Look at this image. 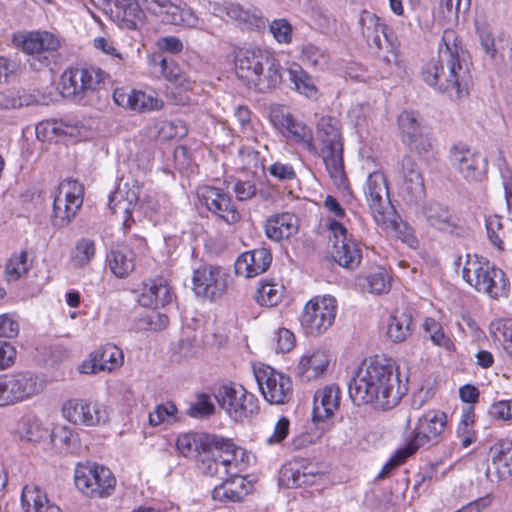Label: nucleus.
Returning <instances> with one entry per match:
<instances>
[{"label": "nucleus", "instance_id": "12", "mask_svg": "<svg viewBox=\"0 0 512 512\" xmlns=\"http://www.w3.org/2000/svg\"><path fill=\"white\" fill-rule=\"evenodd\" d=\"M448 160L451 168L468 182L481 181L487 171V161L464 143L453 144Z\"/></svg>", "mask_w": 512, "mask_h": 512}, {"label": "nucleus", "instance_id": "33", "mask_svg": "<svg viewBox=\"0 0 512 512\" xmlns=\"http://www.w3.org/2000/svg\"><path fill=\"white\" fill-rule=\"evenodd\" d=\"M138 301L143 307L157 309L170 304L173 293L165 279H149L143 282Z\"/></svg>", "mask_w": 512, "mask_h": 512}, {"label": "nucleus", "instance_id": "7", "mask_svg": "<svg viewBox=\"0 0 512 512\" xmlns=\"http://www.w3.org/2000/svg\"><path fill=\"white\" fill-rule=\"evenodd\" d=\"M215 397L220 407L237 422L257 415L260 410L256 396L240 384L221 385Z\"/></svg>", "mask_w": 512, "mask_h": 512}, {"label": "nucleus", "instance_id": "49", "mask_svg": "<svg viewBox=\"0 0 512 512\" xmlns=\"http://www.w3.org/2000/svg\"><path fill=\"white\" fill-rule=\"evenodd\" d=\"M96 255V245L90 238H80L76 241L70 253V261L74 268H83L91 263Z\"/></svg>", "mask_w": 512, "mask_h": 512}, {"label": "nucleus", "instance_id": "40", "mask_svg": "<svg viewBox=\"0 0 512 512\" xmlns=\"http://www.w3.org/2000/svg\"><path fill=\"white\" fill-rule=\"evenodd\" d=\"M268 64L263 65V70L256 75L247 85L258 92H267L276 88L282 81L281 65L272 54L267 60Z\"/></svg>", "mask_w": 512, "mask_h": 512}, {"label": "nucleus", "instance_id": "23", "mask_svg": "<svg viewBox=\"0 0 512 512\" xmlns=\"http://www.w3.org/2000/svg\"><path fill=\"white\" fill-rule=\"evenodd\" d=\"M124 363L122 350L113 345L106 344L91 352L79 365L78 370L82 374H98L100 372L111 373L119 369Z\"/></svg>", "mask_w": 512, "mask_h": 512}, {"label": "nucleus", "instance_id": "16", "mask_svg": "<svg viewBox=\"0 0 512 512\" xmlns=\"http://www.w3.org/2000/svg\"><path fill=\"white\" fill-rule=\"evenodd\" d=\"M208 10L216 17L231 21L238 26L251 30H260L266 27V20L257 8H244L238 3L230 1L209 2Z\"/></svg>", "mask_w": 512, "mask_h": 512}, {"label": "nucleus", "instance_id": "17", "mask_svg": "<svg viewBox=\"0 0 512 512\" xmlns=\"http://www.w3.org/2000/svg\"><path fill=\"white\" fill-rule=\"evenodd\" d=\"M197 197L201 205L226 224L234 225L240 221L241 214L232 198L221 188L201 186L197 189Z\"/></svg>", "mask_w": 512, "mask_h": 512}, {"label": "nucleus", "instance_id": "4", "mask_svg": "<svg viewBox=\"0 0 512 512\" xmlns=\"http://www.w3.org/2000/svg\"><path fill=\"white\" fill-rule=\"evenodd\" d=\"M243 455L244 451L232 441L213 437L196 458V465L202 474L223 479L225 475L241 473L244 469Z\"/></svg>", "mask_w": 512, "mask_h": 512}, {"label": "nucleus", "instance_id": "63", "mask_svg": "<svg viewBox=\"0 0 512 512\" xmlns=\"http://www.w3.org/2000/svg\"><path fill=\"white\" fill-rule=\"evenodd\" d=\"M28 105V98L19 90L9 89L0 92V109H16Z\"/></svg>", "mask_w": 512, "mask_h": 512}, {"label": "nucleus", "instance_id": "26", "mask_svg": "<svg viewBox=\"0 0 512 512\" xmlns=\"http://www.w3.org/2000/svg\"><path fill=\"white\" fill-rule=\"evenodd\" d=\"M272 54L261 48H244L239 50L235 58V71L239 79L246 85L263 70V65Z\"/></svg>", "mask_w": 512, "mask_h": 512}, {"label": "nucleus", "instance_id": "1", "mask_svg": "<svg viewBox=\"0 0 512 512\" xmlns=\"http://www.w3.org/2000/svg\"><path fill=\"white\" fill-rule=\"evenodd\" d=\"M348 391L355 405H372L386 411L394 408L408 388L399 378L397 367L374 359L363 363L350 380Z\"/></svg>", "mask_w": 512, "mask_h": 512}, {"label": "nucleus", "instance_id": "34", "mask_svg": "<svg viewBox=\"0 0 512 512\" xmlns=\"http://www.w3.org/2000/svg\"><path fill=\"white\" fill-rule=\"evenodd\" d=\"M424 216L428 224L439 231L455 235H460L463 232L454 212L443 204L428 203L424 207Z\"/></svg>", "mask_w": 512, "mask_h": 512}, {"label": "nucleus", "instance_id": "52", "mask_svg": "<svg viewBox=\"0 0 512 512\" xmlns=\"http://www.w3.org/2000/svg\"><path fill=\"white\" fill-rule=\"evenodd\" d=\"M31 262L28 260L26 251L14 253L6 263L5 276L8 281H17L30 269Z\"/></svg>", "mask_w": 512, "mask_h": 512}, {"label": "nucleus", "instance_id": "20", "mask_svg": "<svg viewBox=\"0 0 512 512\" xmlns=\"http://www.w3.org/2000/svg\"><path fill=\"white\" fill-rule=\"evenodd\" d=\"M398 124L402 140L411 150L418 154H427L433 149L434 141L417 113L402 112L399 115Z\"/></svg>", "mask_w": 512, "mask_h": 512}, {"label": "nucleus", "instance_id": "15", "mask_svg": "<svg viewBox=\"0 0 512 512\" xmlns=\"http://www.w3.org/2000/svg\"><path fill=\"white\" fill-rule=\"evenodd\" d=\"M108 74L97 67L66 70L61 76L62 94L75 97L87 91H95L104 83Z\"/></svg>", "mask_w": 512, "mask_h": 512}, {"label": "nucleus", "instance_id": "39", "mask_svg": "<svg viewBox=\"0 0 512 512\" xmlns=\"http://www.w3.org/2000/svg\"><path fill=\"white\" fill-rule=\"evenodd\" d=\"M111 272L118 278L127 277L135 268V255L126 244H118L107 256Z\"/></svg>", "mask_w": 512, "mask_h": 512}, {"label": "nucleus", "instance_id": "10", "mask_svg": "<svg viewBox=\"0 0 512 512\" xmlns=\"http://www.w3.org/2000/svg\"><path fill=\"white\" fill-rule=\"evenodd\" d=\"M254 376L267 402L275 405L289 402L293 394V383L288 375L262 365L254 368Z\"/></svg>", "mask_w": 512, "mask_h": 512}, {"label": "nucleus", "instance_id": "3", "mask_svg": "<svg viewBox=\"0 0 512 512\" xmlns=\"http://www.w3.org/2000/svg\"><path fill=\"white\" fill-rule=\"evenodd\" d=\"M316 140L320 144L319 156L322 157L326 170L337 186L345 184L346 175L343 165V138L340 121L330 115H322L316 122Z\"/></svg>", "mask_w": 512, "mask_h": 512}, {"label": "nucleus", "instance_id": "46", "mask_svg": "<svg viewBox=\"0 0 512 512\" xmlns=\"http://www.w3.org/2000/svg\"><path fill=\"white\" fill-rule=\"evenodd\" d=\"M114 4L118 18L126 22V26L135 29L144 22L143 12L138 0H107Z\"/></svg>", "mask_w": 512, "mask_h": 512}, {"label": "nucleus", "instance_id": "18", "mask_svg": "<svg viewBox=\"0 0 512 512\" xmlns=\"http://www.w3.org/2000/svg\"><path fill=\"white\" fill-rule=\"evenodd\" d=\"M41 390L37 377L28 373L0 375L2 406L27 399Z\"/></svg>", "mask_w": 512, "mask_h": 512}, {"label": "nucleus", "instance_id": "64", "mask_svg": "<svg viewBox=\"0 0 512 512\" xmlns=\"http://www.w3.org/2000/svg\"><path fill=\"white\" fill-rule=\"evenodd\" d=\"M489 415L494 420L511 421L512 420V400H500L493 403L489 408Z\"/></svg>", "mask_w": 512, "mask_h": 512}, {"label": "nucleus", "instance_id": "27", "mask_svg": "<svg viewBox=\"0 0 512 512\" xmlns=\"http://www.w3.org/2000/svg\"><path fill=\"white\" fill-rule=\"evenodd\" d=\"M114 102L123 108L136 112L158 110L163 102L154 92H145L129 88H116L113 92Z\"/></svg>", "mask_w": 512, "mask_h": 512}, {"label": "nucleus", "instance_id": "54", "mask_svg": "<svg viewBox=\"0 0 512 512\" xmlns=\"http://www.w3.org/2000/svg\"><path fill=\"white\" fill-rule=\"evenodd\" d=\"M19 433L22 438L31 442H39L45 439L48 430L36 418H26L19 426Z\"/></svg>", "mask_w": 512, "mask_h": 512}, {"label": "nucleus", "instance_id": "55", "mask_svg": "<svg viewBox=\"0 0 512 512\" xmlns=\"http://www.w3.org/2000/svg\"><path fill=\"white\" fill-rule=\"evenodd\" d=\"M425 331L429 334L431 341L448 351L454 350L453 341L444 333L441 324L432 318H427L424 323Z\"/></svg>", "mask_w": 512, "mask_h": 512}, {"label": "nucleus", "instance_id": "28", "mask_svg": "<svg viewBox=\"0 0 512 512\" xmlns=\"http://www.w3.org/2000/svg\"><path fill=\"white\" fill-rule=\"evenodd\" d=\"M491 466L486 476L493 482L504 481L512 476V438L495 442L489 452Z\"/></svg>", "mask_w": 512, "mask_h": 512}, {"label": "nucleus", "instance_id": "24", "mask_svg": "<svg viewBox=\"0 0 512 512\" xmlns=\"http://www.w3.org/2000/svg\"><path fill=\"white\" fill-rule=\"evenodd\" d=\"M141 186L137 180H127L109 197V208L113 214L122 216L123 226H130L132 211L140 202Z\"/></svg>", "mask_w": 512, "mask_h": 512}, {"label": "nucleus", "instance_id": "35", "mask_svg": "<svg viewBox=\"0 0 512 512\" xmlns=\"http://www.w3.org/2000/svg\"><path fill=\"white\" fill-rule=\"evenodd\" d=\"M340 405V390L336 385L319 389L313 398V422L324 421L332 417Z\"/></svg>", "mask_w": 512, "mask_h": 512}, {"label": "nucleus", "instance_id": "29", "mask_svg": "<svg viewBox=\"0 0 512 512\" xmlns=\"http://www.w3.org/2000/svg\"><path fill=\"white\" fill-rule=\"evenodd\" d=\"M60 45L59 40L49 32L30 33L23 40V49L31 55L32 66L39 69L36 65L38 61L41 65H47L49 57Z\"/></svg>", "mask_w": 512, "mask_h": 512}, {"label": "nucleus", "instance_id": "6", "mask_svg": "<svg viewBox=\"0 0 512 512\" xmlns=\"http://www.w3.org/2000/svg\"><path fill=\"white\" fill-rule=\"evenodd\" d=\"M76 488L88 498L109 497L116 485L111 470L95 462L79 463L74 471Z\"/></svg>", "mask_w": 512, "mask_h": 512}, {"label": "nucleus", "instance_id": "50", "mask_svg": "<svg viewBox=\"0 0 512 512\" xmlns=\"http://www.w3.org/2000/svg\"><path fill=\"white\" fill-rule=\"evenodd\" d=\"M299 59L305 65L319 70L326 69L330 62L328 52L313 43H306L302 45Z\"/></svg>", "mask_w": 512, "mask_h": 512}, {"label": "nucleus", "instance_id": "43", "mask_svg": "<svg viewBox=\"0 0 512 512\" xmlns=\"http://www.w3.org/2000/svg\"><path fill=\"white\" fill-rule=\"evenodd\" d=\"M376 223L383 230L400 239L408 246L415 247L418 244L414 230L412 227L401 221L395 209H393V216H390L389 219L385 217L383 220H377Z\"/></svg>", "mask_w": 512, "mask_h": 512}, {"label": "nucleus", "instance_id": "5", "mask_svg": "<svg viewBox=\"0 0 512 512\" xmlns=\"http://www.w3.org/2000/svg\"><path fill=\"white\" fill-rule=\"evenodd\" d=\"M462 277L477 292L493 299L506 295L508 280L504 272L486 258L467 254Z\"/></svg>", "mask_w": 512, "mask_h": 512}, {"label": "nucleus", "instance_id": "62", "mask_svg": "<svg viewBox=\"0 0 512 512\" xmlns=\"http://www.w3.org/2000/svg\"><path fill=\"white\" fill-rule=\"evenodd\" d=\"M215 406L211 402L210 397L206 394H201L193 402L189 409L188 414L194 418H203L214 413Z\"/></svg>", "mask_w": 512, "mask_h": 512}, {"label": "nucleus", "instance_id": "42", "mask_svg": "<svg viewBox=\"0 0 512 512\" xmlns=\"http://www.w3.org/2000/svg\"><path fill=\"white\" fill-rule=\"evenodd\" d=\"M283 135L294 144L302 147L312 155L318 154V148L314 141L313 131L305 123L293 119L283 130Z\"/></svg>", "mask_w": 512, "mask_h": 512}, {"label": "nucleus", "instance_id": "32", "mask_svg": "<svg viewBox=\"0 0 512 512\" xmlns=\"http://www.w3.org/2000/svg\"><path fill=\"white\" fill-rule=\"evenodd\" d=\"M401 171L403 176L401 190L406 200L416 203L423 199L425 186L417 163L410 156H404L401 161Z\"/></svg>", "mask_w": 512, "mask_h": 512}, {"label": "nucleus", "instance_id": "44", "mask_svg": "<svg viewBox=\"0 0 512 512\" xmlns=\"http://www.w3.org/2000/svg\"><path fill=\"white\" fill-rule=\"evenodd\" d=\"M51 444L58 450L67 453L76 452L80 447L78 434L73 428L55 424L50 432Z\"/></svg>", "mask_w": 512, "mask_h": 512}, {"label": "nucleus", "instance_id": "30", "mask_svg": "<svg viewBox=\"0 0 512 512\" xmlns=\"http://www.w3.org/2000/svg\"><path fill=\"white\" fill-rule=\"evenodd\" d=\"M331 356L322 348L306 351L297 365L298 375L303 382H310L322 377L328 369Z\"/></svg>", "mask_w": 512, "mask_h": 512}, {"label": "nucleus", "instance_id": "36", "mask_svg": "<svg viewBox=\"0 0 512 512\" xmlns=\"http://www.w3.org/2000/svg\"><path fill=\"white\" fill-rule=\"evenodd\" d=\"M248 490L249 484L240 473L225 475L223 482L212 490V498L223 503L239 502L248 494Z\"/></svg>", "mask_w": 512, "mask_h": 512}, {"label": "nucleus", "instance_id": "38", "mask_svg": "<svg viewBox=\"0 0 512 512\" xmlns=\"http://www.w3.org/2000/svg\"><path fill=\"white\" fill-rule=\"evenodd\" d=\"M359 26L362 36L371 47L382 48V40H388L386 25L373 12L363 10L359 16Z\"/></svg>", "mask_w": 512, "mask_h": 512}, {"label": "nucleus", "instance_id": "37", "mask_svg": "<svg viewBox=\"0 0 512 512\" xmlns=\"http://www.w3.org/2000/svg\"><path fill=\"white\" fill-rule=\"evenodd\" d=\"M299 229V219L289 212L271 215L265 224V232L269 239L281 241L294 236Z\"/></svg>", "mask_w": 512, "mask_h": 512}, {"label": "nucleus", "instance_id": "13", "mask_svg": "<svg viewBox=\"0 0 512 512\" xmlns=\"http://www.w3.org/2000/svg\"><path fill=\"white\" fill-rule=\"evenodd\" d=\"M63 417L77 426L95 427L108 422L107 407L99 401L89 399H69L62 407Z\"/></svg>", "mask_w": 512, "mask_h": 512}, {"label": "nucleus", "instance_id": "53", "mask_svg": "<svg viewBox=\"0 0 512 512\" xmlns=\"http://www.w3.org/2000/svg\"><path fill=\"white\" fill-rule=\"evenodd\" d=\"M284 288L277 283H262L256 291V301L261 306H276L282 299Z\"/></svg>", "mask_w": 512, "mask_h": 512}, {"label": "nucleus", "instance_id": "60", "mask_svg": "<svg viewBox=\"0 0 512 512\" xmlns=\"http://www.w3.org/2000/svg\"><path fill=\"white\" fill-rule=\"evenodd\" d=\"M272 341L275 343L276 352L288 353L294 348L296 338L290 330L286 328H278L274 332Z\"/></svg>", "mask_w": 512, "mask_h": 512}, {"label": "nucleus", "instance_id": "41", "mask_svg": "<svg viewBox=\"0 0 512 512\" xmlns=\"http://www.w3.org/2000/svg\"><path fill=\"white\" fill-rule=\"evenodd\" d=\"M21 503L25 512H62L49 502L46 493L38 486L26 485L21 495Z\"/></svg>", "mask_w": 512, "mask_h": 512}, {"label": "nucleus", "instance_id": "2", "mask_svg": "<svg viewBox=\"0 0 512 512\" xmlns=\"http://www.w3.org/2000/svg\"><path fill=\"white\" fill-rule=\"evenodd\" d=\"M422 79L451 99H462L468 95L471 83L469 63L453 30L443 32L438 55L424 65Z\"/></svg>", "mask_w": 512, "mask_h": 512}, {"label": "nucleus", "instance_id": "21", "mask_svg": "<svg viewBox=\"0 0 512 512\" xmlns=\"http://www.w3.org/2000/svg\"><path fill=\"white\" fill-rule=\"evenodd\" d=\"M363 190L375 222L385 219V216L387 219L393 216L394 207L389 199L388 186L383 173L378 171L370 173Z\"/></svg>", "mask_w": 512, "mask_h": 512}, {"label": "nucleus", "instance_id": "22", "mask_svg": "<svg viewBox=\"0 0 512 512\" xmlns=\"http://www.w3.org/2000/svg\"><path fill=\"white\" fill-rule=\"evenodd\" d=\"M480 44L493 64L500 70L512 67V40L507 36L494 38L491 29L485 24H476Z\"/></svg>", "mask_w": 512, "mask_h": 512}, {"label": "nucleus", "instance_id": "56", "mask_svg": "<svg viewBox=\"0 0 512 512\" xmlns=\"http://www.w3.org/2000/svg\"><path fill=\"white\" fill-rule=\"evenodd\" d=\"M269 32L279 44H290L293 39V27L287 19H275L269 23Z\"/></svg>", "mask_w": 512, "mask_h": 512}, {"label": "nucleus", "instance_id": "19", "mask_svg": "<svg viewBox=\"0 0 512 512\" xmlns=\"http://www.w3.org/2000/svg\"><path fill=\"white\" fill-rule=\"evenodd\" d=\"M329 231L334 237L331 249L333 260L340 266L353 270L361 262L362 254L358 244L348 236L347 229L342 223L333 220L329 224Z\"/></svg>", "mask_w": 512, "mask_h": 512}, {"label": "nucleus", "instance_id": "61", "mask_svg": "<svg viewBox=\"0 0 512 512\" xmlns=\"http://www.w3.org/2000/svg\"><path fill=\"white\" fill-rule=\"evenodd\" d=\"M368 288L371 293L382 294L390 289V278L385 270H378L367 277Z\"/></svg>", "mask_w": 512, "mask_h": 512}, {"label": "nucleus", "instance_id": "31", "mask_svg": "<svg viewBox=\"0 0 512 512\" xmlns=\"http://www.w3.org/2000/svg\"><path fill=\"white\" fill-rule=\"evenodd\" d=\"M272 261V255L267 248L260 247L242 253L236 260L234 268L238 276L255 277L265 272Z\"/></svg>", "mask_w": 512, "mask_h": 512}, {"label": "nucleus", "instance_id": "57", "mask_svg": "<svg viewBox=\"0 0 512 512\" xmlns=\"http://www.w3.org/2000/svg\"><path fill=\"white\" fill-rule=\"evenodd\" d=\"M414 450L407 444L405 447L398 449L395 454L384 464L378 479L386 478L395 468L402 465L411 455L415 454Z\"/></svg>", "mask_w": 512, "mask_h": 512}, {"label": "nucleus", "instance_id": "47", "mask_svg": "<svg viewBox=\"0 0 512 512\" xmlns=\"http://www.w3.org/2000/svg\"><path fill=\"white\" fill-rule=\"evenodd\" d=\"M413 319L412 316L404 311H396L390 316L387 336L393 342H403L412 334Z\"/></svg>", "mask_w": 512, "mask_h": 512}, {"label": "nucleus", "instance_id": "9", "mask_svg": "<svg viewBox=\"0 0 512 512\" xmlns=\"http://www.w3.org/2000/svg\"><path fill=\"white\" fill-rule=\"evenodd\" d=\"M84 188L77 180L65 179L58 186L53 202V221L57 227L67 226L83 203Z\"/></svg>", "mask_w": 512, "mask_h": 512}, {"label": "nucleus", "instance_id": "25", "mask_svg": "<svg viewBox=\"0 0 512 512\" xmlns=\"http://www.w3.org/2000/svg\"><path fill=\"white\" fill-rule=\"evenodd\" d=\"M193 291L210 299L220 296L226 289V281L221 269L213 265H203L193 272Z\"/></svg>", "mask_w": 512, "mask_h": 512}, {"label": "nucleus", "instance_id": "58", "mask_svg": "<svg viewBox=\"0 0 512 512\" xmlns=\"http://www.w3.org/2000/svg\"><path fill=\"white\" fill-rule=\"evenodd\" d=\"M335 20L323 9L312 8L309 16L310 26L321 32L327 33L333 27Z\"/></svg>", "mask_w": 512, "mask_h": 512}, {"label": "nucleus", "instance_id": "14", "mask_svg": "<svg viewBox=\"0 0 512 512\" xmlns=\"http://www.w3.org/2000/svg\"><path fill=\"white\" fill-rule=\"evenodd\" d=\"M142 10L161 17L165 23L196 28L200 19L181 0H138Z\"/></svg>", "mask_w": 512, "mask_h": 512}, {"label": "nucleus", "instance_id": "8", "mask_svg": "<svg viewBox=\"0 0 512 512\" xmlns=\"http://www.w3.org/2000/svg\"><path fill=\"white\" fill-rule=\"evenodd\" d=\"M336 313L337 301L333 296H316L304 306L300 323L307 335L318 336L333 325Z\"/></svg>", "mask_w": 512, "mask_h": 512}, {"label": "nucleus", "instance_id": "48", "mask_svg": "<svg viewBox=\"0 0 512 512\" xmlns=\"http://www.w3.org/2000/svg\"><path fill=\"white\" fill-rule=\"evenodd\" d=\"M211 441L208 436L186 433L178 436L176 447L184 457L196 459Z\"/></svg>", "mask_w": 512, "mask_h": 512}, {"label": "nucleus", "instance_id": "11", "mask_svg": "<svg viewBox=\"0 0 512 512\" xmlns=\"http://www.w3.org/2000/svg\"><path fill=\"white\" fill-rule=\"evenodd\" d=\"M447 426V415L438 409L424 412L417 419L412 438L407 443L411 450L417 452L421 448L436 445Z\"/></svg>", "mask_w": 512, "mask_h": 512}, {"label": "nucleus", "instance_id": "51", "mask_svg": "<svg viewBox=\"0 0 512 512\" xmlns=\"http://www.w3.org/2000/svg\"><path fill=\"white\" fill-rule=\"evenodd\" d=\"M485 226L490 242L499 250H504L512 230L505 229L502 219L497 215L487 217Z\"/></svg>", "mask_w": 512, "mask_h": 512}, {"label": "nucleus", "instance_id": "45", "mask_svg": "<svg viewBox=\"0 0 512 512\" xmlns=\"http://www.w3.org/2000/svg\"><path fill=\"white\" fill-rule=\"evenodd\" d=\"M287 72L289 80L296 91L310 99L317 98L318 89L312 76H310L299 64L291 63Z\"/></svg>", "mask_w": 512, "mask_h": 512}, {"label": "nucleus", "instance_id": "59", "mask_svg": "<svg viewBox=\"0 0 512 512\" xmlns=\"http://www.w3.org/2000/svg\"><path fill=\"white\" fill-rule=\"evenodd\" d=\"M281 479L288 487H301L310 485L313 482V475L289 467L282 470Z\"/></svg>", "mask_w": 512, "mask_h": 512}]
</instances>
